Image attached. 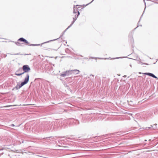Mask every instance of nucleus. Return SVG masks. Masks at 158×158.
Returning <instances> with one entry per match:
<instances>
[{
  "mask_svg": "<svg viewBox=\"0 0 158 158\" xmlns=\"http://www.w3.org/2000/svg\"><path fill=\"white\" fill-rule=\"evenodd\" d=\"M29 75L28 73L26 74V77L25 78L24 81L22 82L20 84H17L16 86L14 87L12 90H17L24 85L27 84L29 80Z\"/></svg>",
  "mask_w": 158,
  "mask_h": 158,
  "instance_id": "f257e3e1",
  "label": "nucleus"
},
{
  "mask_svg": "<svg viewBox=\"0 0 158 158\" xmlns=\"http://www.w3.org/2000/svg\"><path fill=\"white\" fill-rule=\"evenodd\" d=\"M22 69L24 71V73H28L31 70V69L29 66L27 65H24L22 67Z\"/></svg>",
  "mask_w": 158,
  "mask_h": 158,
  "instance_id": "f03ea898",
  "label": "nucleus"
},
{
  "mask_svg": "<svg viewBox=\"0 0 158 158\" xmlns=\"http://www.w3.org/2000/svg\"><path fill=\"white\" fill-rule=\"evenodd\" d=\"M144 74L145 75H148L149 76L152 77L153 78H156L157 79H158V78L153 73H144Z\"/></svg>",
  "mask_w": 158,
  "mask_h": 158,
  "instance_id": "7ed1b4c3",
  "label": "nucleus"
},
{
  "mask_svg": "<svg viewBox=\"0 0 158 158\" xmlns=\"http://www.w3.org/2000/svg\"><path fill=\"white\" fill-rule=\"evenodd\" d=\"M18 41H20L22 42H25V43L28 44H29V42L27 41L26 40L23 38H20L18 40Z\"/></svg>",
  "mask_w": 158,
  "mask_h": 158,
  "instance_id": "20e7f679",
  "label": "nucleus"
},
{
  "mask_svg": "<svg viewBox=\"0 0 158 158\" xmlns=\"http://www.w3.org/2000/svg\"><path fill=\"white\" fill-rule=\"evenodd\" d=\"M71 72L72 73V74L73 73L75 74H78L80 71L78 70L77 69H74L73 70H71Z\"/></svg>",
  "mask_w": 158,
  "mask_h": 158,
  "instance_id": "39448f33",
  "label": "nucleus"
},
{
  "mask_svg": "<svg viewBox=\"0 0 158 158\" xmlns=\"http://www.w3.org/2000/svg\"><path fill=\"white\" fill-rule=\"evenodd\" d=\"M80 14V13L79 11H78V14L77 15H75V17H74L73 18V21L72 22L73 23L77 19V18L78 17V15Z\"/></svg>",
  "mask_w": 158,
  "mask_h": 158,
  "instance_id": "423d86ee",
  "label": "nucleus"
},
{
  "mask_svg": "<svg viewBox=\"0 0 158 158\" xmlns=\"http://www.w3.org/2000/svg\"><path fill=\"white\" fill-rule=\"evenodd\" d=\"M78 11H79L77 9H76V7L75 6H74L73 7V13L74 14H76L77 12L78 13Z\"/></svg>",
  "mask_w": 158,
  "mask_h": 158,
  "instance_id": "0eeeda50",
  "label": "nucleus"
},
{
  "mask_svg": "<svg viewBox=\"0 0 158 158\" xmlns=\"http://www.w3.org/2000/svg\"><path fill=\"white\" fill-rule=\"evenodd\" d=\"M66 74V76H68L69 75V74H72V73L71 72V71L70 70H68V71H66L65 72H64Z\"/></svg>",
  "mask_w": 158,
  "mask_h": 158,
  "instance_id": "6e6552de",
  "label": "nucleus"
},
{
  "mask_svg": "<svg viewBox=\"0 0 158 158\" xmlns=\"http://www.w3.org/2000/svg\"><path fill=\"white\" fill-rule=\"evenodd\" d=\"M157 124H155L153 126H151V127H148V129L152 128L153 129H156L157 128L156 127H155V126L157 125Z\"/></svg>",
  "mask_w": 158,
  "mask_h": 158,
  "instance_id": "1a4fd4ad",
  "label": "nucleus"
},
{
  "mask_svg": "<svg viewBox=\"0 0 158 158\" xmlns=\"http://www.w3.org/2000/svg\"><path fill=\"white\" fill-rule=\"evenodd\" d=\"M73 122L74 123H75L76 124H79V122L77 120L73 119Z\"/></svg>",
  "mask_w": 158,
  "mask_h": 158,
  "instance_id": "9d476101",
  "label": "nucleus"
},
{
  "mask_svg": "<svg viewBox=\"0 0 158 158\" xmlns=\"http://www.w3.org/2000/svg\"><path fill=\"white\" fill-rule=\"evenodd\" d=\"M15 43L16 44L17 46H22V44L19 43V42H15Z\"/></svg>",
  "mask_w": 158,
  "mask_h": 158,
  "instance_id": "9b49d317",
  "label": "nucleus"
},
{
  "mask_svg": "<svg viewBox=\"0 0 158 158\" xmlns=\"http://www.w3.org/2000/svg\"><path fill=\"white\" fill-rule=\"evenodd\" d=\"M24 74V73H15V74L17 76H20Z\"/></svg>",
  "mask_w": 158,
  "mask_h": 158,
  "instance_id": "f8f14e48",
  "label": "nucleus"
},
{
  "mask_svg": "<svg viewBox=\"0 0 158 158\" xmlns=\"http://www.w3.org/2000/svg\"><path fill=\"white\" fill-rule=\"evenodd\" d=\"M57 39H55V40H49V41H47V42L43 43L42 44H41V45H42V44H44L46 43H48L49 42H50V41H53L55 40H56Z\"/></svg>",
  "mask_w": 158,
  "mask_h": 158,
  "instance_id": "ddd939ff",
  "label": "nucleus"
},
{
  "mask_svg": "<svg viewBox=\"0 0 158 158\" xmlns=\"http://www.w3.org/2000/svg\"><path fill=\"white\" fill-rule=\"evenodd\" d=\"M60 76L62 77H64L66 76V74L64 72L62 74H61Z\"/></svg>",
  "mask_w": 158,
  "mask_h": 158,
  "instance_id": "4468645a",
  "label": "nucleus"
},
{
  "mask_svg": "<svg viewBox=\"0 0 158 158\" xmlns=\"http://www.w3.org/2000/svg\"><path fill=\"white\" fill-rule=\"evenodd\" d=\"M40 45V44H30V46H36Z\"/></svg>",
  "mask_w": 158,
  "mask_h": 158,
  "instance_id": "2eb2a0df",
  "label": "nucleus"
},
{
  "mask_svg": "<svg viewBox=\"0 0 158 158\" xmlns=\"http://www.w3.org/2000/svg\"><path fill=\"white\" fill-rule=\"evenodd\" d=\"M73 24V22H72V23L69 26H68V27L67 28L68 29H69V27H70L71 26H72V25Z\"/></svg>",
  "mask_w": 158,
  "mask_h": 158,
  "instance_id": "dca6fc26",
  "label": "nucleus"
},
{
  "mask_svg": "<svg viewBox=\"0 0 158 158\" xmlns=\"http://www.w3.org/2000/svg\"><path fill=\"white\" fill-rule=\"evenodd\" d=\"M65 33H64V31L63 32V33H62V34L60 36V37H62L63 36V35Z\"/></svg>",
  "mask_w": 158,
  "mask_h": 158,
  "instance_id": "f3484780",
  "label": "nucleus"
},
{
  "mask_svg": "<svg viewBox=\"0 0 158 158\" xmlns=\"http://www.w3.org/2000/svg\"><path fill=\"white\" fill-rule=\"evenodd\" d=\"M3 56H2L3 57H6V55H3Z\"/></svg>",
  "mask_w": 158,
  "mask_h": 158,
  "instance_id": "a211bd4d",
  "label": "nucleus"
},
{
  "mask_svg": "<svg viewBox=\"0 0 158 158\" xmlns=\"http://www.w3.org/2000/svg\"><path fill=\"white\" fill-rule=\"evenodd\" d=\"M20 70H22L21 69H19L16 72H19V71H20Z\"/></svg>",
  "mask_w": 158,
  "mask_h": 158,
  "instance_id": "6ab92c4d",
  "label": "nucleus"
},
{
  "mask_svg": "<svg viewBox=\"0 0 158 158\" xmlns=\"http://www.w3.org/2000/svg\"><path fill=\"white\" fill-rule=\"evenodd\" d=\"M52 125H51V126H50L48 128V130H51V128H50V127H52Z\"/></svg>",
  "mask_w": 158,
  "mask_h": 158,
  "instance_id": "aec40b11",
  "label": "nucleus"
},
{
  "mask_svg": "<svg viewBox=\"0 0 158 158\" xmlns=\"http://www.w3.org/2000/svg\"><path fill=\"white\" fill-rule=\"evenodd\" d=\"M11 126L12 127H14L15 126V125L14 124H12L11 125Z\"/></svg>",
  "mask_w": 158,
  "mask_h": 158,
  "instance_id": "412c9836",
  "label": "nucleus"
},
{
  "mask_svg": "<svg viewBox=\"0 0 158 158\" xmlns=\"http://www.w3.org/2000/svg\"><path fill=\"white\" fill-rule=\"evenodd\" d=\"M15 55H21V54H20V53H17V54H15Z\"/></svg>",
  "mask_w": 158,
  "mask_h": 158,
  "instance_id": "4be33fe9",
  "label": "nucleus"
},
{
  "mask_svg": "<svg viewBox=\"0 0 158 158\" xmlns=\"http://www.w3.org/2000/svg\"><path fill=\"white\" fill-rule=\"evenodd\" d=\"M68 29L67 28L64 31V33H65L66 31Z\"/></svg>",
  "mask_w": 158,
  "mask_h": 158,
  "instance_id": "5701e85b",
  "label": "nucleus"
},
{
  "mask_svg": "<svg viewBox=\"0 0 158 158\" xmlns=\"http://www.w3.org/2000/svg\"><path fill=\"white\" fill-rule=\"evenodd\" d=\"M130 66L131 67H132V65H131V64H130Z\"/></svg>",
  "mask_w": 158,
  "mask_h": 158,
  "instance_id": "b1692460",
  "label": "nucleus"
},
{
  "mask_svg": "<svg viewBox=\"0 0 158 158\" xmlns=\"http://www.w3.org/2000/svg\"><path fill=\"white\" fill-rule=\"evenodd\" d=\"M94 0H93V1L91 2H90V3H91Z\"/></svg>",
  "mask_w": 158,
  "mask_h": 158,
  "instance_id": "393cba45",
  "label": "nucleus"
},
{
  "mask_svg": "<svg viewBox=\"0 0 158 158\" xmlns=\"http://www.w3.org/2000/svg\"><path fill=\"white\" fill-rule=\"evenodd\" d=\"M124 77H126V76H124Z\"/></svg>",
  "mask_w": 158,
  "mask_h": 158,
  "instance_id": "a878e982",
  "label": "nucleus"
}]
</instances>
